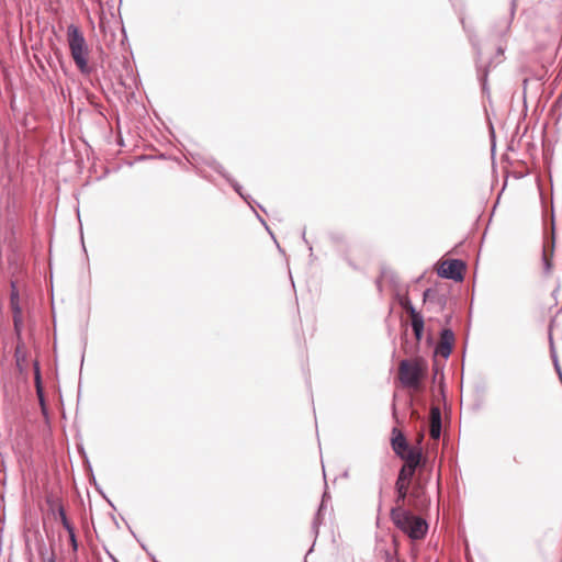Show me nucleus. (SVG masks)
Instances as JSON below:
<instances>
[{
  "label": "nucleus",
  "instance_id": "obj_53",
  "mask_svg": "<svg viewBox=\"0 0 562 562\" xmlns=\"http://www.w3.org/2000/svg\"><path fill=\"white\" fill-rule=\"evenodd\" d=\"M502 54H504V48L499 45L497 47V55H502Z\"/></svg>",
  "mask_w": 562,
  "mask_h": 562
},
{
  "label": "nucleus",
  "instance_id": "obj_44",
  "mask_svg": "<svg viewBox=\"0 0 562 562\" xmlns=\"http://www.w3.org/2000/svg\"><path fill=\"white\" fill-rule=\"evenodd\" d=\"M256 218L258 220V222L262 225V226H267V222L266 220L255 210H252Z\"/></svg>",
  "mask_w": 562,
  "mask_h": 562
},
{
  "label": "nucleus",
  "instance_id": "obj_40",
  "mask_svg": "<svg viewBox=\"0 0 562 562\" xmlns=\"http://www.w3.org/2000/svg\"><path fill=\"white\" fill-rule=\"evenodd\" d=\"M78 547L79 543L75 533V527L72 526V555L76 554V552L78 551Z\"/></svg>",
  "mask_w": 562,
  "mask_h": 562
},
{
  "label": "nucleus",
  "instance_id": "obj_48",
  "mask_svg": "<svg viewBox=\"0 0 562 562\" xmlns=\"http://www.w3.org/2000/svg\"><path fill=\"white\" fill-rule=\"evenodd\" d=\"M67 41L70 43V25H67L65 29Z\"/></svg>",
  "mask_w": 562,
  "mask_h": 562
},
{
  "label": "nucleus",
  "instance_id": "obj_29",
  "mask_svg": "<svg viewBox=\"0 0 562 562\" xmlns=\"http://www.w3.org/2000/svg\"><path fill=\"white\" fill-rule=\"evenodd\" d=\"M13 319V328L14 333L18 337V341H22L21 334L23 329V317L22 316H12Z\"/></svg>",
  "mask_w": 562,
  "mask_h": 562
},
{
  "label": "nucleus",
  "instance_id": "obj_31",
  "mask_svg": "<svg viewBox=\"0 0 562 562\" xmlns=\"http://www.w3.org/2000/svg\"><path fill=\"white\" fill-rule=\"evenodd\" d=\"M34 373H35V382H36V389L38 396L41 398V402L43 403V391H42V383H41V371L37 362H34Z\"/></svg>",
  "mask_w": 562,
  "mask_h": 562
},
{
  "label": "nucleus",
  "instance_id": "obj_20",
  "mask_svg": "<svg viewBox=\"0 0 562 562\" xmlns=\"http://www.w3.org/2000/svg\"><path fill=\"white\" fill-rule=\"evenodd\" d=\"M76 447H77L78 453L81 456V458L83 460V467H85V471H86L87 475H90L91 480L94 481L93 469H92L91 462L89 460V457L85 450L83 443L81 441H78L76 443Z\"/></svg>",
  "mask_w": 562,
  "mask_h": 562
},
{
  "label": "nucleus",
  "instance_id": "obj_26",
  "mask_svg": "<svg viewBox=\"0 0 562 562\" xmlns=\"http://www.w3.org/2000/svg\"><path fill=\"white\" fill-rule=\"evenodd\" d=\"M224 179L239 196L245 193L243 186L231 173H227Z\"/></svg>",
  "mask_w": 562,
  "mask_h": 562
},
{
  "label": "nucleus",
  "instance_id": "obj_4",
  "mask_svg": "<svg viewBox=\"0 0 562 562\" xmlns=\"http://www.w3.org/2000/svg\"><path fill=\"white\" fill-rule=\"evenodd\" d=\"M414 509L405 506H393L390 519L393 525L413 540L424 539L428 532L429 524L422 516L415 515Z\"/></svg>",
  "mask_w": 562,
  "mask_h": 562
},
{
  "label": "nucleus",
  "instance_id": "obj_21",
  "mask_svg": "<svg viewBox=\"0 0 562 562\" xmlns=\"http://www.w3.org/2000/svg\"><path fill=\"white\" fill-rule=\"evenodd\" d=\"M202 164L213 169L216 173H218L221 177H225L228 172L224 168V166L218 162L214 157H207L201 159Z\"/></svg>",
  "mask_w": 562,
  "mask_h": 562
},
{
  "label": "nucleus",
  "instance_id": "obj_13",
  "mask_svg": "<svg viewBox=\"0 0 562 562\" xmlns=\"http://www.w3.org/2000/svg\"><path fill=\"white\" fill-rule=\"evenodd\" d=\"M76 213H77V217H78V222H79L80 241H81L82 252L85 255V265L87 267V274L80 277L79 285H80V288L82 290H87V292L89 293V289H90V284H91L90 268H89V260H88L87 249H86V245H85V241H83V231H82V223H81V220H80L79 207L76 209Z\"/></svg>",
  "mask_w": 562,
  "mask_h": 562
},
{
  "label": "nucleus",
  "instance_id": "obj_11",
  "mask_svg": "<svg viewBox=\"0 0 562 562\" xmlns=\"http://www.w3.org/2000/svg\"><path fill=\"white\" fill-rule=\"evenodd\" d=\"M440 344L432 350V357H440L447 361L453 351L456 334L452 327L441 328L439 331Z\"/></svg>",
  "mask_w": 562,
  "mask_h": 562
},
{
  "label": "nucleus",
  "instance_id": "obj_14",
  "mask_svg": "<svg viewBox=\"0 0 562 562\" xmlns=\"http://www.w3.org/2000/svg\"><path fill=\"white\" fill-rule=\"evenodd\" d=\"M442 430L441 414L438 407H434L431 411V426L430 435L434 439H439Z\"/></svg>",
  "mask_w": 562,
  "mask_h": 562
},
{
  "label": "nucleus",
  "instance_id": "obj_41",
  "mask_svg": "<svg viewBox=\"0 0 562 562\" xmlns=\"http://www.w3.org/2000/svg\"><path fill=\"white\" fill-rule=\"evenodd\" d=\"M195 172H196L200 177H202L203 179H205L206 181H209V182H211V183H213V182H214V178H213L211 175H209V173H206V172H204V171L198 170V169L195 170Z\"/></svg>",
  "mask_w": 562,
  "mask_h": 562
},
{
  "label": "nucleus",
  "instance_id": "obj_54",
  "mask_svg": "<svg viewBox=\"0 0 562 562\" xmlns=\"http://www.w3.org/2000/svg\"><path fill=\"white\" fill-rule=\"evenodd\" d=\"M112 519H113V522L116 526V528H120L119 520H116L114 515H112Z\"/></svg>",
  "mask_w": 562,
  "mask_h": 562
},
{
  "label": "nucleus",
  "instance_id": "obj_9",
  "mask_svg": "<svg viewBox=\"0 0 562 562\" xmlns=\"http://www.w3.org/2000/svg\"><path fill=\"white\" fill-rule=\"evenodd\" d=\"M401 383L405 387L416 389L419 386L423 370L417 362H412L408 359L401 361Z\"/></svg>",
  "mask_w": 562,
  "mask_h": 562
},
{
  "label": "nucleus",
  "instance_id": "obj_45",
  "mask_svg": "<svg viewBox=\"0 0 562 562\" xmlns=\"http://www.w3.org/2000/svg\"><path fill=\"white\" fill-rule=\"evenodd\" d=\"M528 82H529V79L524 78V80H522L524 103H526V90H527ZM525 106H527V104H525Z\"/></svg>",
  "mask_w": 562,
  "mask_h": 562
},
{
  "label": "nucleus",
  "instance_id": "obj_6",
  "mask_svg": "<svg viewBox=\"0 0 562 562\" xmlns=\"http://www.w3.org/2000/svg\"><path fill=\"white\" fill-rule=\"evenodd\" d=\"M411 327L415 337V342L412 344L408 339L407 331L401 336L402 347L406 355L415 356L420 351V344L425 336V318L420 311L414 310Z\"/></svg>",
  "mask_w": 562,
  "mask_h": 562
},
{
  "label": "nucleus",
  "instance_id": "obj_32",
  "mask_svg": "<svg viewBox=\"0 0 562 562\" xmlns=\"http://www.w3.org/2000/svg\"><path fill=\"white\" fill-rule=\"evenodd\" d=\"M488 132H490L492 158H495V154H496V134H495V128H494L492 123L490 124V131Z\"/></svg>",
  "mask_w": 562,
  "mask_h": 562
},
{
  "label": "nucleus",
  "instance_id": "obj_10",
  "mask_svg": "<svg viewBox=\"0 0 562 562\" xmlns=\"http://www.w3.org/2000/svg\"><path fill=\"white\" fill-rule=\"evenodd\" d=\"M516 11H517V0H510L508 15L495 20V22L491 26L490 36L497 37L499 40L505 38L510 31Z\"/></svg>",
  "mask_w": 562,
  "mask_h": 562
},
{
  "label": "nucleus",
  "instance_id": "obj_12",
  "mask_svg": "<svg viewBox=\"0 0 562 562\" xmlns=\"http://www.w3.org/2000/svg\"><path fill=\"white\" fill-rule=\"evenodd\" d=\"M46 503L48 506V512L55 519H60L64 528L70 535V519L68 518L65 506L58 495L49 493L46 497Z\"/></svg>",
  "mask_w": 562,
  "mask_h": 562
},
{
  "label": "nucleus",
  "instance_id": "obj_42",
  "mask_svg": "<svg viewBox=\"0 0 562 562\" xmlns=\"http://www.w3.org/2000/svg\"><path fill=\"white\" fill-rule=\"evenodd\" d=\"M383 279H385V278H384V277H382V276L380 274V276L375 279V282H374V283H375V286H376V289H378V291H379L380 293H382V291H383V285H382V280H383Z\"/></svg>",
  "mask_w": 562,
  "mask_h": 562
},
{
  "label": "nucleus",
  "instance_id": "obj_34",
  "mask_svg": "<svg viewBox=\"0 0 562 562\" xmlns=\"http://www.w3.org/2000/svg\"><path fill=\"white\" fill-rule=\"evenodd\" d=\"M240 199L250 207L251 211L255 210V204H258V202L246 192L241 194Z\"/></svg>",
  "mask_w": 562,
  "mask_h": 562
},
{
  "label": "nucleus",
  "instance_id": "obj_64",
  "mask_svg": "<svg viewBox=\"0 0 562 562\" xmlns=\"http://www.w3.org/2000/svg\"><path fill=\"white\" fill-rule=\"evenodd\" d=\"M111 559L114 561V562H119L114 557L111 555Z\"/></svg>",
  "mask_w": 562,
  "mask_h": 562
},
{
  "label": "nucleus",
  "instance_id": "obj_37",
  "mask_svg": "<svg viewBox=\"0 0 562 562\" xmlns=\"http://www.w3.org/2000/svg\"><path fill=\"white\" fill-rule=\"evenodd\" d=\"M330 499V494L328 492V486H327V482L325 481V490L322 494V498H321V503L319 504H323V505H326L327 506V502Z\"/></svg>",
  "mask_w": 562,
  "mask_h": 562
},
{
  "label": "nucleus",
  "instance_id": "obj_39",
  "mask_svg": "<svg viewBox=\"0 0 562 562\" xmlns=\"http://www.w3.org/2000/svg\"><path fill=\"white\" fill-rule=\"evenodd\" d=\"M130 532L132 533V536L137 540V542L139 543V546L142 547L143 550H145L147 553L149 552L146 544L143 543L136 536V533L133 531L132 527L125 521Z\"/></svg>",
  "mask_w": 562,
  "mask_h": 562
},
{
  "label": "nucleus",
  "instance_id": "obj_59",
  "mask_svg": "<svg viewBox=\"0 0 562 562\" xmlns=\"http://www.w3.org/2000/svg\"><path fill=\"white\" fill-rule=\"evenodd\" d=\"M82 342H83V348H86V345H87V338L86 337L82 338Z\"/></svg>",
  "mask_w": 562,
  "mask_h": 562
},
{
  "label": "nucleus",
  "instance_id": "obj_23",
  "mask_svg": "<svg viewBox=\"0 0 562 562\" xmlns=\"http://www.w3.org/2000/svg\"><path fill=\"white\" fill-rule=\"evenodd\" d=\"M329 238H330L331 243H334L337 246L338 254H339V250H348V243H347L344 234L330 233Z\"/></svg>",
  "mask_w": 562,
  "mask_h": 562
},
{
  "label": "nucleus",
  "instance_id": "obj_24",
  "mask_svg": "<svg viewBox=\"0 0 562 562\" xmlns=\"http://www.w3.org/2000/svg\"><path fill=\"white\" fill-rule=\"evenodd\" d=\"M549 342H550V357L552 359V362H553V366H554V370H555L558 376L562 378V369H561L560 363H559V359H558V355H557V350H555V347H554V342H553V338H552L551 333L549 334Z\"/></svg>",
  "mask_w": 562,
  "mask_h": 562
},
{
  "label": "nucleus",
  "instance_id": "obj_51",
  "mask_svg": "<svg viewBox=\"0 0 562 562\" xmlns=\"http://www.w3.org/2000/svg\"><path fill=\"white\" fill-rule=\"evenodd\" d=\"M148 557L149 559L153 561V562H160L156 559V557L151 553V552H148Z\"/></svg>",
  "mask_w": 562,
  "mask_h": 562
},
{
  "label": "nucleus",
  "instance_id": "obj_49",
  "mask_svg": "<svg viewBox=\"0 0 562 562\" xmlns=\"http://www.w3.org/2000/svg\"><path fill=\"white\" fill-rule=\"evenodd\" d=\"M265 229L269 233V235L273 238V240L277 243L276 240V237H274V234L272 233V231L270 229L269 225L267 224V226H263Z\"/></svg>",
  "mask_w": 562,
  "mask_h": 562
},
{
  "label": "nucleus",
  "instance_id": "obj_15",
  "mask_svg": "<svg viewBox=\"0 0 562 562\" xmlns=\"http://www.w3.org/2000/svg\"><path fill=\"white\" fill-rule=\"evenodd\" d=\"M10 307L12 311V316H22V308L20 305V294H19V290L16 289L14 282L11 283Z\"/></svg>",
  "mask_w": 562,
  "mask_h": 562
},
{
  "label": "nucleus",
  "instance_id": "obj_28",
  "mask_svg": "<svg viewBox=\"0 0 562 562\" xmlns=\"http://www.w3.org/2000/svg\"><path fill=\"white\" fill-rule=\"evenodd\" d=\"M340 258L355 271H362L360 266L357 265L349 256L348 250H339Z\"/></svg>",
  "mask_w": 562,
  "mask_h": 562
},
{
  "label": "nucleus",
  "instance_id": "obj_46",
  "mask_svg": "<svg viewBox=\"0 0 562 562\" xmlns=\"http://www.w3.org/2000/svg\"><path fill=\"white\" fill-rule=\"evenodd\" d=\"M305 234L306 233H305V228H304L302 232V238H303L304 243L308 246L310 256L312 257L313 256V247L310 245L308 240L306 239Z\"/></svg>",
  "mask_w": 562,
  "mask_h": 562
},
{
  "label": "nucleus",
  "instance_id": "obj_55",
  "mask_svg": "<svg viewBox=\"0 0 562 562\" xmlns=\"http://www.w3.org/2000/svg\"><path fill=\"white\" fill-rule=\"evenodd\" d=\"M423 279H424V273H423V274H420L419 277H417L414 281H415L416 283H418V282H420Z\"/></svg>",
  "mask_w": 562,
  "mask_h": 562
},
{
  "label": "nucleus",
  "instance_id": "obj_19",
  "mask_svg": "<svg viewBox=\"0 0 562 562\" xmlns=\"http://www.w3.org/2000/svg\"><path fill=\"white\" fill-rule=\"evenodd\" d=\"M381 276L387 279L391 286L394 289V292L396 290H400V279L394 270L389 268L385 265L381 266Z\"/></svg>",
  "mask_w": 562,
  "mask_h": 562
},
{
  "label": "nucleus",
  "instance_id": "obj_58",
  "mask_svg": "<svg viewBox=\"0 0 562 562\" xmlns=\"http://www.w3.org/2000/svg\"><path fill=\"white\" fill-rule=\"evenodd\" d=\"M122 33H123L124 38H127L126 31H125L124 26H122Z\"/></svg>",
  "mask_w": 562,
  "mask_h": 562
},
{
  "label": "nucleus",
  "instance_id": "obj_5",
  "mask_svg": "<svg viewBox=\"0 0 562 562\" xmlns=\"http://www.w3.org/2000/svg\"><path fill=\"white\" fill-rule=\"evenodd\" d=\"M462 27L464 32L468 34L469 42L475 54V68H476V77L481 86V90L484 94L490 97V87H488V75H490V65L492 64V59H490L486 64H482V47L477 35L473 27H469L465 24L464 18L460 19Z\"/></svg>",
  "mask_w": 562,
  "mask_h": 562
},
{
  "label": "nucleus",
  "instance_id": "obj_56",
  "mask_svg": "<svg viewBox=\"0 0 562 562\" xmlns=\"http://www.w3.org/2000/svg\"><path fill=\"white\" fill-rule=\"evenodd\" d=\"M255 205L258 206L260 209V211L267 213V210L260 203L255 204Z\"/></svg>",
  "mask_w": 562,
  "mask_h": 562
},
{
  "label": "nucleus",
  "instance_id": "obj_8",
  "mask_svg": "<svg viewBox=\"0 0 562 562\" xmlns=\"http://www.w3.org/2000/svg\"><path fill=\"white\" fill-rule=\"evenodd\" d=\"M448 290H443L439 284L429 286L423 292V302L427 305V311L437 307V312H442L448 305Z\"/></svg>",
  "mask_w": 562,
  "mask_h": 562
},
{
  "label": "nucleus",
  "instance_id": "obj_27",
  "mask_svg": "<svg viewBox=\"0 0 562 562\" xmlns=\"http://www.w3.org/2000/svg\"><path fill=\"white\" fill-rule=\"evenodd\" d=\"M473 299H474V288L472 289L471 303L473 302ZM471 317H472V305L470 306L469 319H468V322L465 324V327H464V349H463V355L465 353L467 345H468V340H469V335H470V329H471Z\"/></svg>",
  "mask_w": 562,
  "mask_h": 562
},
{
  "label": "nucleus",
  "instance_id": "obj_43",
  "mask_svg": "<svg viewBox=\"0 0 562 562\" xmlns=\"http://www.w3.org/2000/svg\"><path fill=\"white\" fill-rule=\"evenodd\" d=\"M441 483H442L441 471L438 470V472L436 474V485H437L438 491H440V488H441Z\"/></svg>",
  "mask_w": 562,
  "mask_h": 562
},
{
  "label": "nucleus",
  "instance_id": "obj_63",
  "mask_svg": "<svg viewBox=\"0 0 562 562\" xmlns=\"http://www.w3.org/2000/svg\"><path fill=\"white\" fill-rule=\"evenodd\" d=\"M562 100V93L558 97L557 101Z\"/></svg>",
  "mask_w": 562,
  "mask_h": 562
},
{
  "label": "nucleus",
  "instance_id": "obj_25",
  "mask_svg": "<svg viewBox=\"0 0 562 562\" xmlns=\"http://www.w3.org/2000/svg\"><path fill=\"white\" fill-rule=\"evenodd\" d=\"M432 370H434V379H436L439 374L443 376V371L446 367V361L441 358V360L438 359V357H432Z\"/></svg>",
  "mask_w": 562,
  "mask_h": 562
},
{
  "label": "nucleus",
  "instance_id": "obj_22",
  "mask_svg": "<svg viewBox=\"0 0 562 562\" xmlns=\"http://www.w3.org/2000/svg\"><path fill=\"white\" fill-rule=\"evenodd\" d=\"M553 254H554V247L552 246L550 251L548 252L546 248H543L542 252V266H543V272L546 274L550 273L553 268Z\"/></svg>",
  "mask_w": 562,
  "mask_h": 562
},
{
  "label": "nucleus",
  "instance_id": "obj_52",
  "mask_svg": "<svg viewBox=\"0 0 562 562\" xmlns=\"http://www.w3.org/2000/svg\"><path fill=\"white\" fill-rule=\"evenodd\" d=\"M116 143H117V145H120V146H123V145H124V139H123L122 135H120V136H119V139H117V142H116Z\"/></svg>",
  "mask_w": 562,
  "mask_h": 562
},
{
  "label": "nucleus",
  "instance_id": "obj_18",
  "mask_svg": "<svg viewBox=\"0 0 562 562\" xmlns=\"http://www.w3.org/2000/svg\"><path fill=\"white\" fill-rule=\"evenodd\" d=\"M394 300L402 308L407 310L409 312L411 317L413 316L414 310H417L416 306L413 304L411 297L408 295L402 294L400 290H396L394 292Z\"/></svg>",
  "mask_w": 562,
  "mask_h": 562
},
{
  "label": "nucleus",
  "instance_id": "obj_33",
  "mask_svg": "<svg viewBox=\"0 0 562 562\" xmlns=\"http://www.w3.org/2000/svg\"><path fill=\"white\" fill-rule=\"evenodd\" d=\"M326 507V505L319 504L312 521L318 520L323 525Z\"/></svg>",
  "mask_w": 562,
  "mask_h": 562
},
{
  "label": "nucleus",
  "instance_id": "obj_2",
  "mask_svg": "<svg viewBox=\"0 0 562 562\" xmlns=\"http://www.w3.org/2000/svg\"><path fill=\"white\" fill-rule=\"evenodd\" d=\"M390 445L394 454L404 462L402 467L409 464L413 470L435 469L437 453H424L420 445H409L397 427L392 428Z\"/></svg>",
  "mask_w": 562,
  "mask_h": 562
},
{
  "label": "nucleus",
  "instance_id": "obj_61",
  "mask_svg": "<svg viewBox=\"0 0 562 562\" xmlns=\"http://www.w3.org/2000/svg\"><path fill=\"white\" fill-rule=\"evenodd\" d=\"M342 476L347 477V476H348V471H345V472L342 473Z\"/></svg>",
  "mask_w": 562,
  "mask_h": 562
},
{
  "label": "nucleus",
  "instance_id": "obj_62",
  "mask_svg": "<svg viewBox=\"0 0 562 562\" xmlns=\"http://www.w3.org/2000/svg\"><path fill=\"white\" fill-rule=\"evenodd\" d=\"M71 153H72V156L76 158L77 156H76V153H75L74 148L71 149Z\"/></svg>",
  "mask_w": 562,
  "mask_h": 562
},
{
  "label": "nucleus",
  "instance_id": "obj_60",
  "mask_svg": "<svg viewBox=\"0 0 562 562\" xmlns=\"http://www.w3.org/2000/svg\"><path fill=\"white\" fill-rule=\"evenodd\" d=\"M97 52L103 53L102 47L98 46V47H97Z\"/></svg>",
  "mask_w": 562,
  "mask_h": 562
},
{
  "label": "nucleus",
  "instance_id": "obj_47",
  "mask_svg": "<svg viewBox=\"0 0 562 562\" xmlns=\"http://www.w3.org/2000/svg\"><path fill=\"white\" fill-rule=\"evenodd\" d=\"M80 398H81V379H79L78 390H77V407L79 406Z\"/></svg>",
  "mask_w": 562,
  "mask_h": 562
},
{
  "label": "nucleus",
  "instance_id": "obj_3",
  "mask_svg": "<svg viewBox=\"0 0 562 562\" xmlns=\"http://www.w3.org/2000/svg\"><path fill=\"white\" fill-rule=\"evenodd\" d=\"M72 63L79 72L90 81L98 75L100 64L95 52L89 46L82 30L72 23Z\"/></svg>",
  "mask_w": 562,
  "mask_h": 562
},
{
  "label": "nucleus",
  "instance_id": "obj_50",
  "mask_svg": "<svg viewBox=\"0 0 562 562\" xmlns=\"http://www.w3.org/2000/svg\"><path fill=\"white\" fill-rule=\"evenodd\" d=\"M105 502L108 503V505L113 508L114 510L116 509L115 505L113 504V502L106 496V498H104Z\"/></svg>",
  "mask_w": 562,
  "mask_h": 562
},
{
  "label": "nucleus",
  "instance_id": "obj_36",
  "mask_svg": "<svg viewBox=\"0 0 562 562\" xmlns=\"http://www.w3.org/2000/svg\"><path fill=\"white\" fill-rule=\"evenodd\" d=\"M89 483L94 486L95 491L102 496V498H106V494L104 493L103 488L100 486V484L97 482V479L94 477V481L91 480V476L88 475Z\"/></svg>",
  "mask_w": 562,
  "mask_h": 562
},
{
  "label": "nucleus",
  "instance_id": "obj_17",
  "mask_svg": "<svg viewBox=\"0 0 562 562\" xmlns=\"http://www.w3.org/2000/svg\"><path fill=\"white\" fill-rule=\"evenodd\" d=\"M14 358H15V363H16L18 369L20 371H23L24 370L23 364L26 362V359H27V351L25 349L23 341L16 342Z\"/></svg>",
  "mask_w": 562,
  "mask_h": 562
},
{
  "label": "nucleus",
  "instance_id": "obj_16",
  "mask_svg": "<svg viewBox=\"0 0 562 562\" xmlns=\"http://www.w3.org/2000/svg\"><path fill=\"white\" fill-rule=\"evenodd\" d=\"M392 542L394 547L397 546V539L393 538ZM379 553L381 558L384 560V562H406L404 559H402L397 552V548H394V551L390 549H380Z\"/></svg>",
  "mask_w": 562,
  "mask_h": 562
},
{
  "label": "nucleus",
  "instance_id": "obj_30",
  "mask_svg": "<svg viewBox=\"0 0 562 562\" xmlns=\"http://www.w3.org/2000/svg\"><path fill=\"white\" fill-rule=\"evenodd\" d=\"M321 526H322V524L318 520L312 521L311 529H312V533L314 535V541H313L312 546L310 547V549L307 550L306 555L311 554L314 551L315 542L319 535Z\"/></svg>",
  "mask_w": 562,
  "mask_h": 562
},
{
  "label": "nucleus",
  "instance_id": "obj_57",
  "mask_svg": "<svg viewBox=\"0 0 562 562\" xmlns=\"http://www.w3.org/2000/svg\"><path fill=\"white\" fill-rule=\"evenodd\" d=\"M76 165L78 166V169H81L82 160H78L76 158Z\"/></svg>",
  "mask_w": 562,
  "mask_h": 562
},
{
  "label": "nucleus",
  "instance_id": "obj_1",
  "mask_svg": "<svg viewBox=\"0 0 562 562\" xmlns=\"http://www.w3.org/2000/svg\"><path fill=\"white\" fill-rule=\"evenodd\" d=\"M435 469L413 470L411 465L401 467L394 483V496L396 506L414 509L418 514H425L430 509L431 497L428 485L432 479Z\"/></svg>",
  "mask_w": 562,
  "mask_h": 562
},
{
  "label": "nucleus",
  "instance_id": "obj_38",
  "mask_svg": "<svg viewBox=\"0 0 562 562\" xmlns=\"http://www.w3.org/2000/svg\"><path fill=\"white\" fill-rule=\"evenodd\" d=\"M425 342L426 345L429 347V348H432L435 349V347L437 346L436 344V339L434 337V335L431 333H429L426 338H425Z\"/></svg>",
  "mask_w": 562,
  "mask_h": 562
},
{
  "label": "nucleus",
  "instance_id": "obj_7",
  "mask_svg": "<svg viewBox=\"0 0 562 562\" xmlns=\"http://www.w3.org/2000/svg\"><path fill=\"white\" fill-rule=\"evenodd\" d=\"M467 270V262L460 258H452L441 262L437 268V274L441 279L452 280L456 283H461L464 280V272Z\"/></svg>",
  "mask_w": 562,
  "mask_h": 562
},
{
  "label": "nucleus",
  "instance_id": "obj_35",
  "mask_svg": "<svg viewBox=\"0 0 562 562\" xmlns=\"http://www.w3.org/2000/svg\"><path fill=\"white\" fill-rule=\"evenodd\" d=\"M453 317H454L453 310L450 311L449 313L445 314L443 318H442L443 325L441 328L452 327L451 324H452Z\"/></svg>",
  "mask_w": 562,
  "mask_h": 562
}]
</instances>
